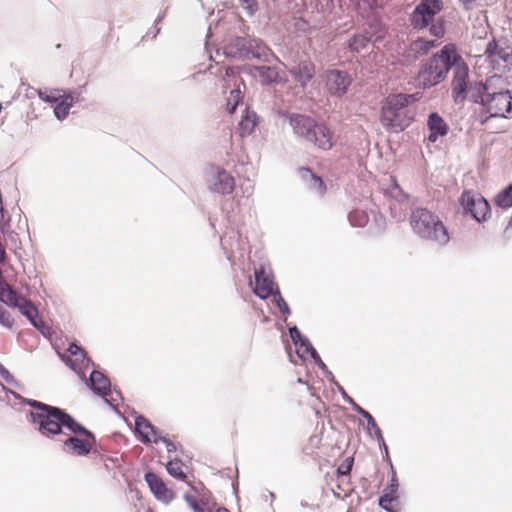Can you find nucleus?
<instances>
[{"mask_svg": "<svg viewBox=\"0 0 512 512\" xmlns=\"http://www.w3.org/2000/svg\"><path fill=\"white\" fill-rule=\"evenodd\" d=\"M373 431H374L375 437H376V439H377L379 444L385 442V439L383 437V433H382L381 429L379 428V426L374 428Z\"/></svg>", "mask_w": 512, "mask_h": 512, "instance_id": "55", "label": "nucleus"}, {"mask_svg": "<svg viewBox=\"0 0 512 512\" xmlns=\"http://www.w3.org/2000/svg\"><path fill=\"white\" fill-rule=\"evenodd\" d=\"M207 186L212 193L229 195L235 189V179L224 168L211 165L208 172Z\"/></svg>", "mask_w": 512, "mask_h": 512, "instance_id": "10", "label": "nucleus"}, {"mask_svg": "<svg viewBox=\"0 0 512 512\" xmlns=\"http://www.w3.org/2000/svg\"><path fill=\"white\" fill-rule=\"evenodd\" d=\"M474 118L479 124L486 125L491 119L498 117L494 114L492 115L489 107H480L478 111H475Z\"/></svg>", "mask_w": 512, "mask_h": 512, "instance_id": "35", "label": "nucleus"}, {"mask_svg": "<svg viewBox=\"0 0 512 512\" xmlns=\"http://www.w3.org/2000/svg\"><path fill=\"white\" fill-rule=\"evenodd\" d=\"M429 34L436 39L444 37L446 33V22L443 17L435 18L428 26Z\"/></svg>", "mask_w": 512, "mask_h": 512, "instance_id": "33", "label": "nucleus"}, {"mask_svg": "<svg viewBox=\"0 0 512 512\" xmlns=\"http://www.w3.org/2000/svg\"><path fill=\"white\" fill-rule=\"evenodd\" d=\"M499 78L493 76L486 80H470L469 66L462 75L455 79V85L451 90V98L456 105H464L466 101L485 107L490 93Z\"/></svg>", "mask_w": 512, "mask_h": 512, "instance_id": "3", "label": "nucleus"}, {"mask_svg": "<svg viewBox=\"0 0 512 512\" xmlns=\"http://www.w3.org/2000/svg\"><path fill=\"white\" fill-rule=\"evenodd\" d=\"M462 215L470 217L477 223H484L491 217V206L488 200L473 190H464L458 199Z\"/></svg>", "mask_w": 512, "mask_h": 512, "instance_id": "8", "label": "nucleus"}, {"mask_svg": "<svg viewBox=\"0 0 512 512\" xmlns=\"http://www.w3.org/2000/svg\"><path fill=\"white\" fill-rule=\"evenodd\" d=\"M288 331L289 336L296 347L297 356L304 360V351H306L309 345H311L310 340L301 333L296 325L289 326Z\"/></svg>", "mask_w": 512, "mask_h": 512, "instance_id": "25", "label": "nucleus"}, {"mask_svg": "<svg viewBox=\"0 0 512 512\" xmlns=\"http://www.w3.org/2000/svg\"><path fill=\"white\" fill-rule=\"evenodd\" d=\"M239 1L242 4H246L245 10L247 11V14L249 16H253L259 8L257 0H239Z\"/></svg>", "mask_w": 512, "mask_h": 512, "instance_id": "44", "label": "nucleus"}, {"mask_svg": "<svg viewBox=\"0 0 512 512\" xmlns=\"http://www.w3.org/2000/svg\"><path fill=\"white\" fill-rule=\"evenodd\" d=\"M112 392L114 394H116V396H118L120 399H122V394H121L120 390H117L116 388H114Z\"/></svg>", "mask_w": 512, "mask_h": 512, "instance_id": "62", "label": "nucleus"}, {"mask_svg": "<svg viewBox=\"0 0 512 512\" xmlns=\"http://www.w3.org/2000/svg\"><path fill=\"white\" fill-rule=\"evenodd\" d=\"M68 355H61L62 361L73 371H75L81 379L85 378L83 369L94 366V362L88 357L86 351L77 343L72 342L67 349Z\"/></svg>", "mask_w": 512, "mask_h": 512, "instance_id": "14", "label": "nucleus"}, {"mask_svg": "<svg viewBox=\"0 0 512 512\" xmlns=\"http://www.w3.org/2000/svg\"><path fill=\"white\" fill-rule=\"evenodd\" d=\"M13 308H18L19 312L30 322V324L42 335L46 336V332L49 328L41 318L38 308L30 299L22 296L18 305Z\"/></svg>", "mask_w": 512, "mask_h": 512, "instance_id": "15", "label": "nucleus"}, {"mask_svg": "<svg viewBox=\"0 0 512 512\" xmlns=\"http://www.w3.org/2000/svg\"><path fill=\"white\" fill-rule=\"evenodd\" d=\"M427 127L429 129L428 141L431 143L436 142L440 137L446 136L449 132L448 124L436 111L428 114Z\"/></svg>", "mask_w": 512, "mask_h": 512, "instance_id": "22", "label": "nucleus"}, {"mask_svg": "<svg viewBox=\"0 0 512 512\" xmlns=\"http://www.w3.org/2000/svg\"><path fill=\"white\" fill-rule=\"evenodd\" d=\"M289 73L302 88H305L315 76V64L307 59L302 60L293 66Z\"/></svg>", "mask_w": 512, "mask_h": 512, "instance_id": "21", "label": "nucleus"}, {"mask_svg": "<svg viewBox=\"0 0 512 512\" xmlns=\"http://www.w3.org/2000/svg\"><path fill=\"white\" fill-rule=\"evenodd\" d=\"M391 470V477L389 483L384 488L382 495L378 498V505L380 508L385 510L386 512H394L392 505H384V502H388L391 504L394 501H398L399 499V481L394 468Z\"/></svg>", "mask_w": 512, "mask_h": 512, "instance_id": "19", "label": "nucleus"}, {"mask_svg": "<svg viewBox=\"0 0 512 512\" xmlns=\"http://www.w3.org/2000/svg\"><path fill=\"white\" fill-rule=\"evenodd\" d=\"M319 369L322 371L324 377L332 384L336 382V379L333 375V373L328 369L327 365L322 361L319 360V363L317 364Z\"/></svg>", "mask_w": 512, "mask_h": 512, "instance_id": "46", "label": "nucleus"}, {"mask_svg": "<svg viewBox=\"0 0 512 512\" xmlns=\"http://www.w3.org/2000/svg\"><path fill=\"white\" fill-rule=\"evenodd\" d=\"M334 385L336 386L338 392L340 393L342 399L344 400V402H346L347 404H349L352 409L354 411H356L357 408L360 407L359 404H357L354 399L352 397H350L348 395V393L346 392V390L343 388V386H341L337 381L334 383Z\"/></svg>", "mask_w": 512, "mask_h": 512, "instance_id": "39", "label": "nucleus"}, {"mask_svg": "<svg viewBox=\"0 0 512 512\" xmlns=\"http://www.w3.org/2000/svg\"><path fill=\"white\" fill-rule=\"evenodd\" d=\"M254 276L255 286L253 293L261 300H267L270 294L275 291L277 285L274 284L272 276L266 273L263 266L255 270Z\"/></svg>", "mask_w": 512, "mask_h": 512, "instance_id": "18", "label": "nucleus"}, {"mask_svg": "<svg viewBox=\"0 0 512 512\" xmlns=\"http://www.w3.org/2000/svg\"><path fill=\"white\" fill-rule=\"evenodd\" d=\"M194 512H212V509L207 506L204 499H199L194 502L190 507Z\"/></svg>", "mask_w": 512, "mask_h": 512, "instance_id": "47", "label": "nucleus"}, {"mask_svg": "<svg viewBox=\"0 0 512 512\" xmlns=\"http://www.w3.org/2000/svg\"><path fill=\"white\" fill-rule=\"evenodd\" d=\"M369 28L374 32V34H377L376 41L382 39L383 34L385 32V26L381 22L380 18L377 16H373L371 21L369 22Z\"/></svg>", "mask_w": 512, "mask_h": 512, "instance_id": "36", "label": "nucleus"}, {"mask_svg": "<svg viewBox=\"0 0 512 512\" xmlns=\"http://www.w3.org/2000/svg\"><path fill=\"white\" fill-rule=\"evenodd\" d=\"M0 376L10 385L16 386L18 383L14 376L0 363Z\"/></svg>", "mask_w": 512, "mask_h": 512, "instance_id": "45", "label": "nucleus"}, {"mask_svg": "<svg viewBox=\"0 0 512 512\" xmlns=\"http://www.w3.org/2000/svg\"><path fill=\"white\" fill-rule=\"evenodd\" d=\"M443 9V0H420L409 15V23L416 31L427 29Z\"/></svg>", "mask_w": 512, "mask_h": 512, "instance_id": "9", "label": "nucleus"}, {"mask_svg": "<svg viewBox=\"0 0 512 512\" xmlns=\"http://www.w3.org/2000/svg\"><path fill=\"white\" fill-rule=\"evenodd\" d=\"M270 297H272V303L275 305V307L280 311V313L284 316V321L286 322L288 317L291 315V309L283 296L281 295V292L276 286L275 291L270 294Z\"/></svg>", "mask_w": 512, "mask_h": 512, "instance_id": "31", "label": "nucleus"}, {"mask_svg": "<svg viewBox=\"0 0 512 512\" xmlns=\"http://www.w3.org/2000/svg\"><path fill=\"white\" fill-rule=\"evenodd\" d=\"M134 414H135V418H134V420H135L134 433L136 434L138 439L143 444H150V443H152V439H151L150 435L148 433L144 432L142 430L143 428L149 429L151 434L154 436V439H158L159 437H164L162 435V431L159 428H157L155 425H153L143 415L137 414L135 411H134Z\"/></svg>", "mask_w": 512, "mask_h": 512, "instance_id": "20", "label": "nucleus"}, {"mask_svg": "<svg viewBox=\"0 0 512 512\" xmlns=\"http://www.w3.org/2000/svg\"><path fill=\"white\" fill-rule=\"evenodd\" d=\"M410 225L413 232L423 240L433 241L441 246L446 245L450 240L448 230L443 222L427 208L413 209L410 215Z\"/></svg>", "mask_w": 512, "mask_h": 512, "instance_id": "4", "label": "nucleus"}, {"mask_svg": "<svg viewBox=\"0 0 512 512\" xmlns=\"http://www.w3.org/2000/svg\"><path fill=\"white\" fill-rule=\"evenodd\" d=\"M352 83L350 75L344 70H330L326 76V87L332 96L341 97L346 94Z\"/></svg>", "mask_w": 512, "mask_h": 512, "instance_id": "16", "label": "nucleus"}, {"mask_svg": "<svg viewBox=\"0 0 512 512\" xmlns=\"http://www.w3.org/2000/svg\"><path fill=\"white\" fill-rule=\"evenodd\" d=\"M160 33V28L157 27V25L154 24V26L152 28L149 29V31L147 32V34L143 37H151L152 39L153 38H156V36Z\"/></svg>", "mask_w": 512, "mask_h": 512, "instance_id": "54", "label": "nucleus"}, {"mask_svg": "<svg viewBox=\"0 0 512 512\" xmlns=\"http://www.w3.org/2000/svg\"><path fill=\"white\" fill-rule=\"evenodd\" d=\"M238 73V68L235 67H226L225 69V75L227 77H234Z\"/></svg>", "mask_w": 512, "mask_h": 512, "instance_id": "56", "label": "nucleus"}, {"mask_svg": "<svg viewBox=\"0 0 512 512\" xmlns=\"http://www.w3.org/2000/svg\"><path fill=\"white\" fill-rule=\"evenodd\" d=\"M80 94L81 91L77 92V96H75V92L67 91L59 95L58 101L54 103V115L57 120L63 121L67 118L69 110L79 100Z\"/></svg>", "mask_w": 512, "mask_h": 512, "instance_id": "23", "label": "nucleus"}, {"mask_svg": "<svg viewBox=\"0 0 512 512\" xmlns=\"http://www.w3.org/2000/svg\"><path fill=\"white\" fill-rule=\"evenodd\" d=\"M353 464H354V458L353 457H348L346 458L337 468V474L338 475H342V476H345V475H349L351 470H352V467H353Z\"/></svg>", "mask_w": 512, "mask_h": 512, "instance_id": "41", "label": "nucleus"}, {"mask_svg": "<svg viewBox=\"0 0 512 512\" xmlns=\"http://www.w3.org/2000/svg\"><path fill=\"white\" fill-rule=\"evenodd\" d=\"M163 442L166 446L167 452L173 453L177 450V445L171 441L168 437H159L158 439H154V443Z\"/></svg>", "mask_w": 512, "mask_h": 512, "instance_id": "48", "label": "nucleus"}, {"mask_svg": "<svg viewBox=\"0 0 512 512\" xmlns=\"http://www.w3.org/2000/svg\"><path fill=\"white\" fill-rule=\"evenodd\" d=\"M366 6L369 12H373L377 8L376 0H361ZM360 0H357V4L359 5Z\"/></svg>", "mask_w": 512, "mask_h": 512, "instance_id": "53", "label": "nucleus"}, {"mask_svg": "<svg viewBox=\"0 0 512 512\" xmlns=\"http://www.w3.org/2000/svg\"><path fill=\"white\" fill-rule=\"evenodd\" d=\"M438 46L437 40L428 39L425 37H418L413 40L409 45V50L415 55L416 58L427 55L432 49Z\"/></svg>", "mask_w": 512, "mask_h": 512, "instance_id": "26", "label": "nucleus"}, {"mask_svg": "<svg viewBox=\"0 0 512 512\" xmlns=\"http://www.w3.org/2000/svg\"><path fill=\"white\" fill-rule=\"evenodd\" d=\"M494 203L501 209H509L512 207V183L495 195Z\"/></svg>", "mask_w": 512, "mask_h": 512, "instance_id": "30", "label": "nucleus"}, {"mask_svg": "<svg viewBox=\"0 0 512 512\" xmlns=\"http://www.w3.org/2000/svg\"><path fill=\"white\" fill-rule=\"evenodd\" d=\"M144 480L157 500L169 504L174 499L175 493L173 490L167 488L164 481L156 473L152 471L146 472Z\"/></svg>", "mask_w": 512, "mask_h": 512, "instance_id": "17", "label": "nucleus"}, {"mask_svg": "<svg viewBox=\"0 0 512 512\" xmlns=\"http://www.w3.org/2000/svg\"><path fill=\"white\" fill-rule=\"evenodd\" d=\"M0 325L7 329H12L14 320L11 318L10 313L0 305Z\"/></svg>", "mask_w": 512, "mask_h": 512, "instance_id": "40", "label": "nucleus"}, {"mask_svg": "<svg viewBox=\"0 0 512 512\" xmlns=\"http://www.w3.org/2000/svg\"><path fill=\"white\" fill-rule=\"evenodd\" d=\"M269 52L270 49L261 39L248 34L231 36L223 46V53L226 57L241 61L266 60Z\"/></svg>", "mask_w": 512, "mask_h": 512, "instance_id": "7", "label": "nucleus"}, {"mask_svg": "<svg viewBox=\"0 0 512 512\" xmlns=\"http://www.w3.org/2000/svg\"><path fill=\"white\" fill-rule=\"evenodd\" d=\"M391 181H392V185H391V189H390V195L394 194V192L396 191V187L399 186V184L395 178H392Z\"/></svg>", "mask_w": 512, "mask_h": 512, "instance_id": "58", "label": "nucleus"}, {"mask_svg": "<svg viewBox=\"0 0 512 512\" xmlns=\"http://www.w3.org/2000/svg\"><path fill=\"white\" fill-rule=\"evenodd\" d=\"M95 367V365L93 366ZM85 381L86 386L98 397L102 398L103 401L109 405L112 409H115L112 401L109 400L108 396L112 394L111 381L103 371L93 368L88 378L82 379Z\"/></svg>", "mask_w": 512, "mask_h": 512, "instance_id": "13", "label": "nucleus"}, {"mask_svg": "<svg viewBox=\"0 0 512 512\" xmlns=\"http://www.w3.org/2000/svg\"><path fill=\"white\" fill-rule=\"evenodd\" d=\"M164 17H165V12L160 13V14L156 17V19H155V21H154V24H155V25H158V23H160V22L164 19Z\"/></svg>", "mask_w": 512, "mask_h": 512, "instance_id": "59", "label": "nucleus"}, {"mask_svg": "<svg viewBox=\"0 0 512 512\" xmlns=\"http://www.w3.org/2000/svg\"><path fill=\"white\" fill-rule=\"evenodd\" d=\"M255 70L261 78L263 85L279 83V72L273 66H248V70Z\"/></svg>", "mask_w": 512, "mask_h": 512, "instance_id": "27", "label": "nucleus"}, {"mask_svg": "<svg viewBox=\"0 0 512 512\" xmlns=\"http://www.w3.org/2000/svg\"><path fill=\"white\" fill-rule=\"evenodd\" d=\"M232 487H233L234 493H237V484L232 483Z\"/></svg>", "mask_w": 512, "mask_h": 512, "instance_id": "63", "label": "nucleus"}, {"mask_svg": "<svg viewBox=\"0 0 512 512\" xmlns=\"http://www.w3.org/2000/svg\"><path fill=\"white\" fill-rule=\"evenodd\" d=\"M298 174L300 178L307 183L310 184V181L315 177V173L309 167H301L298 169Z\"/></svg>", "mask_w": 512, "mask_h": 512, "instance_id": "42", "label": "nucleus"}, {"mask_svg": "<svg viewBox=\"0 0 512 512\" xmlns=\"http://www.w3.org/2000/svg\"><path fill=\"white\" fill-rule=\"evenodd\" d=\"M393 95L397 98H402V99L404 98L405 103L403 105L406 107H410V104L416 102L419 99L417 93H415V94L399 93V94H393Z\"/></svg>", "mask_w": 512, "mask_h": 512, "instance_id": "49", "label": "nucleus"}, {"mask_svg": "<svg viewBox=\"0 0 512 512\" xmlns=\"http://www.w3.org/2000/svg\"><path fill=\"white\" fill-rule=\"evenodd\" d=\"M240 84H238L234 89L230 91V95L227 98V111L230 114L236 112L238 106L243 102V92L240 88V85H243L245 88V83L243 79H239Z\"/></svg>", "mask_w": 512, "mask_h": 512, "instance_id": "28", "label": "nucleus"}, {"mask_svg": "<svg viewBox=\"0 0 512 512\" xmlns=\"http://www.w3.org/2000/svg\"><path fill=\"white\" fill-rule=\"evenodd\" d=\"M371 42V39L365 34L355 33L347 42V47L351 52L358 53L366 49Z\"/></svg>", "mask_w": 512, "mask_h": 512, "instance_id": "29", "label": "nucleus"}, {"mask_svg": "<svg viewBox=\"0 0 512 512\" xmlns=\"http://www.w3.org/2000/svg\"><path fill=\"white\" fill-rule=\"evenodd\" d=\"M379 448L381 450L383 460L387 463V465L390 466V469L394 468L392 460L389 455V449H388L386 442L379 444Z\"/></svg>", "mask_w": 512, "mask_h": 512, "instance_id": "50", "label": "nucleus"}, {"mask_svg": "<svg viewBox=\"0 0 512 512\" xmlns=\"http://www.w3.org/2000/svg\"><path fill=\"white\" fill-rule=\"evenodd\" d=\"M308 354L311 359L315 362V364L317 365L319 363V360H322L321 357L319 356L317 350L313 347V345H309L308 349L306 351H304V356Z\"/></svg>", "mask_w": 512, "mask_h": 512, "instance_id": "51", "label": "nucleus"}, {"mask_svg": "<svg viewBox=\"0 0 512 512\" xmlns=\"http://www.w3.org/2000/svg\"><path fill=\"white\" fill-rule=\"evenodd\" d=\"M309 189L318 192L320 195H324L326 192V184L321 177L315 175L308 185Z\"/></svg>", "mask_w": 512, "mask_h": 512, "instance_id": "37", "label": "nucleus"}, {"mask_svg": "<svg viewBox=\"0 0 512 512\" xmlns=\"http://www.w3.org/2000/svg\"><path fill=\"white\" fill-rule=\"evenodd\" d=\"M215 512H229V510L223 506L218 507Z\"/></svg>", "mask_w": 512, "mask_h": 512, "instance_id": "61", "label": "nucleus"}, {"mask_svg": "<svg viewBox=\"0 0 512 512\" xmlns=\"http://www.w3.org/2000/svg\"><path fill=\"white\" fill-rule=\"evenodd\" d=\"M355 412L367 421L368 430H373L378 426L375 418L371 415V413L362 408L361 406L357 408Z\"/></svg>", "mask_w": 512, "mask_h": 512, "instance_id": "38", "label": "nucleus"}, {"mask_svg": "<svg viewBox=\"0 0 512 512\" xmlns=\"http://www.w3.org/2000/svg\"><path fill=\"white\" fill-rule=\"evenodd\" d=\"M301 507H309V508H315L314 505L309 504L307 501L302 500L300 502Z\"/></svg>", "mask_w": 512, "mask_h": 512, "instance_id": "60", "label": "nucleus"}, {"mask_svg": "<svg viewBox=\"0 0 512 512\" xmlns=\"http://www.w3.org/2000/svg\"><path fill=\"white\" fill-rule=\"evenodd\" d=\"M15 399L32 408L26 414L27 421L44 438L53 440L57 436L65 435V429L74 435L68 436L62 444V451L73 456L84 457L90 454L96 444L95 434L78 422L65 409L46 404L39 400L22 397L11 392Z\"/></svg>", "mask_w": 512, "mask_h": 512, "instance_id": "1", "label": "nucleus"}, {"mask_svg": "<svg viewBox=\"0 0 512 512\" xmlns=\"http://www.w3.org/2000/svg\"><path fill=\"white\" fill-rule=\"evenodd\" d=\"M485 107H489L492 115L498 118H512V91L498 88L495 84Z\"/></svg>", "mask_w": 512, "mask_h": 512, "instance_id": "11", "label": "nucleus"}, {"mask_svg": "<svg viewBox=\"0 0 512 512\" xmlns=\"http://www.w3.org/2000/svg\"><path fill=\"white\" fill-rule=\"evenodd\" d=\"M269 495L272 500L275 499V494L273 492H270Z\"/></svg>", "mask_w": 512, "mask_h": 512, "instance_id": "64", "label": "nucleus"}, {"mask_svg": "<svg viewBox=\"0 0 512 512\" xmlns=\"http://www.w3.org/2000/svg\"><path fill=\"white\" fill-rule=\"evenodd\" d=\"M348 220L353 227H364L369 222V216L365 211L355 209L349 212Z\"/></svg>", "mask_w": 512, "mask_h": 512, "instance_id": "32", "label": "nucleus"}, {"mask_svg": "<svg viewBox=\"0 0 512 512\" xmlns=\"http://www.w3.org/2000/svg\"><path fill=\"white\" fill-rule=\"evenodd\" d=\"M467 66L456 45L447 43L421 63L416 77L418 87L423 90L436 87L444 82L452 71V89L456 77L462 75Z\"/></svg>", "mask_w": 512, "mask_h": 512, "instance_id": "2", "label": "nucleus"}, {"mask_svg": "<svg viewBox=\"0 0 512 512\" xmlns=\"http://www.w3.org/2000/svg\"><path fill=\"white\" fill-rule=\"evenodd\" d=\"M37 94L42 101L50 104H54L58 101L59 98V96H55L52 93H48L47 91H44L42 89H38Z\"/></svg>", "mask_w": 512, "mask_h": 512, "instance_id": "43", "label": "nucleus"}, {"mask_svg": "<svg viewBox=\"0 0 512 512\" xmlns=\"http://www.w3.org/2000/svg\"><path fill=\"white\" fill-rule=\"evenodd\" d=\"M288 120L294 134L297 136L304 138L324 151L333 147L330 130L324 124L317 123L310 116L297 113L290 114Z\"/></svg>", "mask_w": 512, "mask_h": 512, "instance_id": "5", "label": "nucleus"}, {"mask_svg": "<svg viewBox=\"0 0 512 512\" xmlns=\"http://www.w3.org/2000/svg\"><path fill=\"white\" fill-rule=\"evenodd\" d=\"M184 500L187 502V504L191 507L194 502L197 500L193 495L189 493H185L183 496Z\"/></svg>", "mask_w": 512, "mask_h": 512, "instance_id": "57", "label": "nucleus"}, {"mask_svg": "<svg viewBox=\"0 0 512 512\" xmlns=\"http://www.w3.org/2000/svg\"><path fill=\"white\" fill-rule=\"evenodd\" d=\"M404 103V98H397L393 94L386 97L380 111V122L388 132L400 133L414 121V109L404 106Z\"/></svg>", "mask_w": 512, "mask_h": 512, "instance_id": "6", "label": "nucleus"}, {"mask_svg": "<svg viewBox=\"0 0 512 512\" xmlns=\"http://www.w3.org/2000/svg\"><path fill=\"white\" fill-rule=\"evenodd\" d=\"M391 197L395 198L398 202H404L408 199V194H406L400 186H397L396 191Z\"/></svg>", "mask_w": 512, "mask_h": 512, "instance_id": "52", "label": "nucleus"}, {"mask_svg": "<svg viewBox=\"0 0 512 512\" xmlns=\"http://www.w3.org/2000/svg\"><path fill=\"white\" fill-rule=\"evenodd\" d=\"M181 460L175 458L174 460H169L166 465V469L168 474L179 480H184L186 478L185 473L182 471L180 467Z\"/></svg>", "mask_w": 512, "mask_h": 512, "instance_id": "34", "label": "nucleus"}, {"mask_svg": "<svg viewBox=\"0 0 512 512\" xmlns=\"http://www.w3.org/2000/svg\"><path fill=\"white\" fill-rule=\"evenodd\" d=\"M258 124L259 116L254 110L246 106L238 123L239 135L242 138L251 135Z\"/></svg>", "mask_w": 512, "mask_h": 512, "instance_id": "24", "label": "nucleus"}, {"mask_svg": "<svg viewBox=\"0 0 512 512\" xmlns=\"http://www.w3.org/2000/svg\"><path fill=\"white\" fill-rule=\"evenodd\" d=\"M484 54L492 62L501 60L503 67L512 71V36L492 39L487 43Z\"/></svg>", "mask_w": 512, "mask_h": 512, "instance_id": "12", "label": "nucleus"}]
</instances>
